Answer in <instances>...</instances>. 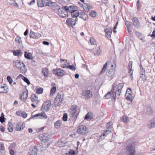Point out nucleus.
I'll list each match as a JSON object with an SVG mask.
<instances>
[{"label":"nucleus","mask_w":155,"mask_h":155,"mask_svg":"<svg viewBox=\"0 0 155 155\" xmlns=\"http://www.w3.org/2000/svg\"><path fill=\"white\" fill-rule=\"evenodd\" d=\"M77 131L79 134L84 135L87 133L88 129L85 125H81L78 127Z\"/></svg>","instance_id":"1"},{"label":"nucleus","mask_w":155,"mask_h":155,"mask_svg":"<svg viewBox=\"0 0 155 155\" xmlns=\"http://www.w3.org/2000/svg\"><path fill=\"white\" fill-rule=\"evenodd\" d=\"M57 8H58V12L60 16L64 18L68 16V13L64 6H62L61 8H58V7Z\"/></svg>","instance_id":"2"},{"label":"nucleus","mask_w":155,"mask_h":155,"mask_svg":"<svg viewBox=\"0 0 155 155\" xmlns=\"http://www.w3.org/2000/svg\"><path fill=\"white\" fill-rule=\"evenodd\" d=\"M126 152L127 155H134L135 152V147L132 145L127 146L126 148Z\"/></svg>","instance_id":"3"},{"label":"nucleus","mask_w":155,"mask_h":155,"mask_svg":"<svg viewBox=\"0 0 155 155\" xmlns=\"http://www.w3.org/2000/svg\"><path fill=\"white\" fill-rule=\"evenodd\" d=\"M93 93L92 91L88 90L84 91L82 92V95L85 99H88L92 97Z\"/></svg>","instance_id":"4"},{"label":"nucleus","mask_w":155,"mask_h":155,"mask_svg":"<svg viewBox=\"0 0 155 155\" xmlns=\"http://www.w3.org/2000/svg\"><path fill=\"white\" fill-rule=\"evenodd\" d=\"M78 21V18H69L66 20V23L68 26L73 27L75 25L76 22Z\"/></svg>","instance_id":"5"},{"label":"nucleus","mask_w":155,"mask_h":155,"mask_svg":"<svg viewBox=\"0 0 155 155\" xmlns=\"http://www.w3.org/2000/svg\"><path fill=\"white\" fill-rule=\"evenodd\" d=\"M111 132V130L110 129H107L104 131V132L101 134L100 136V137L98 139L97 142H99L101 141Z\"/></svg>","instance_id":"6"},{"label":"nucleus","mask_w":155,"mask_h":155,"mask_svg":"<svg viewBox=\"0 0 155 155\" xmlns=\"http://www.w3.org/2000/svg\"><path fill=\"white\" fill-rule=\"evenodd\" d=\"M51 101L48 100L43 104L41 108L42 111H43V110H45L46 111L48 110L51 107Z\"/></svg>","instance_id":"7"},{"label":"nucleus","mask_w":155,"mask_h":155,"mask_svg":"<svg viewBox=\"0 0 155 155\" xmlns=\"http://www.w3.org/2000/svg\"><path fill=\"white\" fill-rule=\"evenodd\" d=\"M53 73L54 74H57L58 76L61 77L65 74V72L63 70L60 68H58L53 70Z\"/></svg>","instance_id":"8"},{"label":"nucleus","mask_w":155,"mask_h":155,"mask_svg":"<svg viewBox=\"0 0 155 155\" xmlns=\"http://www.w3.org/2000/svg\"><path fill=\"white\" fill-rule=\"evenodd\" d=\"M43 4H44V6H54L56 7H58V5L55 2H52L51 1L48 2V0H43Z\"/></svg>","instance_id":"9"},{"label":"nucleus","mask_w":155,"mask_h":155,"mask_svg":"<svg viewBox=\"0 0 155 155\" xmlns=\"http://www.w3.org/2000/svg\"><path fill=\"white\" fill-rule=\"evenodd\" d=\"M8 92V87L6 85L0 84V93H7Z\"/></svg>","instance_id":"10"},{"label":"nucleus","mask_w":155,"mask_h":155,"mask_svg":"<svg viewBox=\"0 0 155 155\" xmlns=\"http://www.w3.org/2000/svg\"><path fill=\"white\" fill-rule=\"evenodd\" d=\"M41 36V35L38 32H35L31 31L30 33V37L32 38L37 39Z\"/></svg>","instance_id":"11"},{"label":"nucleus","mask_w":155,"mask_h":155,"mask_svg":"<svg viewBox=\"0 0 155 155\" xmlns=\"http://www.w3.org/2000/svg\"><path fill=\"white\" fill-rule=\"evenodd\" d=\"M37 149L36 146L31 147L29 149L28 155H36Z\"/></svg>","instance_id":"12"},{"label":"nucleus","mask_w":155,"mask_h":155,"mask_svg":"<svg viewBox=\"0 0 155 155\" xmlns=\"http://www.w3.org/2000/svg\"><path fill=\"white\" fill-rule=\"evenodd\" d=\"M149 128H153L155 127V118H153L149 122L147 125Z\"/></svg>","instance_id":"13"},{"label":"nucleus","mask_w":155,"mask_h":155,"mask_svg":"<svg viewBox=\"0 0 155 155\" xmlns=\"http://www.w3.org/2000/svg\"><path fill=\"white\" fill-rule=\"evenodd\" d=\"M64 6L67 12H69L70 13H71V12L75 11V8L76 9H78V8L76 6L73 5H71L69 7L67 6Z\"/></svg>","instance_id":"14"},{"label":"nucleus","mask_w":155,"mask_h":155,"mask_svg":"<svg viewBox=\"0 0 155 155\" xmlns=\"http://www.w3.org/2000/svg\"><path fill=\"white\" fill-rule=\"evenodd\" d=\"M35 117H39L38 118H42L43 117L45 118H47V116L45 113H41L33 116L31 118H34Z\"/></svg>","instance_id":"15"},{"label":"nucleus","mask_w":155,"mask_h":155,"mask_svg":"<svg viewBox=\"0 0 155 155\" xmlns=\"http://www.w3.org/2000/svg\"><path fill=\"white\" fill-rule=\"evenodd\" d=\"M28 96V91H24L20 97V99L22 101H25L27 99Z\"/></svg>","instance_id":"16"},{"label":"nucleus","mask_w":155,"mask_h":155,"mask_svg":"<svg viewBox=\"0 0 155 155\" xmlns=\"http://www.w3.org/2000/svg\"><path fill=\"white\" fill-rule=\"evenodd\" d=\"M78 17L84 21H86L88 18V15L84 12H79Z\"/></svg>","instance_id":"17"},{"label":"nucleus","mask_w":155,"mask_h":155,"mask_svg":"<svg viewBox=\"0 0 155 155\" xmlns=\"http://www.w3.org/2000/svg\"><path fill=\"white\" fill-rule=\"evenodd\" d=\"M104 31L106 33V37L109 38L111 37V34L112 32V30L111 28H106L104 29Z\"/></svg>","instance_id":"18"},{"label":"nucleus","mask_w":155,"mask_h":155,"mask_svg":"<svg viewBox=\"0 0 155 155\" xmlns=\"http://www.w3.org/2000/svg\"><path fill=\"white\" fill-rule=\"evenodd\" d=\"M75 11L71 12V15L72 18H77L78 17L79 15V12L78 11V9H76L75 8Z\"/></svg>","instance_id":"19"},{"label":"nucleus","mask_w":155,"mask_h":155,"mask_svg":"<svg viewBox=\"0 0 155 155\" xmlns=\"http://www.w3.org/2000/svg\"><path fill=\"white\" fill-rule=\"evenodd\" d=\"M24 127L23 123L20 122L17 124L16 127V130L17 131L21 130L23 129Z\"/></svg>","instance_id":"20"},{"label":"nucleus","mask_w":155,"mask_h":155,"mask_svg":"<svg viewBox=\"0 0 155 155\" xmlns=\"http://www.w3.org/2000/svg\"><path fill=\"white\" fill-rule=\"evenodd\" d=\"M55 98L56 100H59V101H62L63 100V93L62 91L58 93Z\"/></svg>","instance_id":"21"},{"label":"nucleus","mask_w":155,"mask_h":155,"mask_svg":"<svg viewBox=\"0 0 155 155\" xmlns=\"http://www.w3.org/2000/svg\"><path fill=\"white\" fill-rule=\"evenodd\" d=\"M116 85V84L115 83H114L113 84V88L111 90V91L110 92H108L107 94L105 95L104 97L106 99H109L111 97L112 95V89L114 88V87H115Z\"/></svg>","instance_id":"22"},{"label":"nucleus","mask_w":155,"mask_h":155,"mask_svg":"<svg viewBox=\"0 0 155 155\" xmlns=\"http://www.w3.org/2000/svg\"><path fill=\"white\" fill-rule=\"evenodd\" d=\"M120 91L117 90L116 89V91L115 92H112L113 98L115 99L117 97H119L120 95Z\"/></svg>","instance_id":"23"},{"label":"nucleus","mask_w":155,"mask_h":155,"mask_svg":"<svg viewBox=\"0 0 155 155\" xmlns=\"http://www.w3.org/2000/svg\"><path fill=\"white\" fill-rule=\"evenodd\" d=\"M133 21L134 27L136 28H138L139 27V23L138 19L136 17L134 18Z\"/></svg>","instance_id":"24"},{"label":"nucleus","mask_w":155,"mask_h":155,"mask_svg":"<svg viewBox=\"0 0 155 155\" xmlns=\"http://www.w3.org/2000/svg\"><path fill=\"white\" fill-rule=\"evenodd\" d=\"M21 78V79H22L23 81L26 82L27 84L29 85L30 84V82L29 80L27 78L23 76L22 74H20L17 77V78Z\"/></svg>","instance_id":"25"},{"label":"nucleus","mask_w":155,"mask_h":155,"mask_svg":"<svg viewBox=\"0 0 155 155\" xmlns=\"http://www.w3.org/2000/svg\"><path fill=\"white\" fill-rule=\"evenodd\" d=\"M31 100L33 102L37 103L38 101V97L35 94H32L31 97Z\"/></svg>","instance_id":"26"},{"label":"nucleus","mask_w":155,"mask_h":155,"mask_svg":"<svg viewBox=\"0 0 155 155\" xmlns=\"http://www.w3.org/2000/svg\"><path fill=\"white\" fill-rule=\"evenodd\" d=\"M22 63L23 62H21L20 61L18 60H16L13 61L14 65L18 69L20 67Z\"/></svg>","instance_id":"27"},{"label":"nucleus","mask_w":155,"mask_h":155,"mask_svg":"<svg viewBox=\"0 0 155 155\" xmlns=\"http://www.w3.org/2000/svg\"><path fill=\"white\" fill-rule=\"evenodd\" d=\"M13 54L15 56H21L23 54V53L21 52V51L19 50H14L13 51Z\"/></svg>","instance_id":"28"},{"label":"nucleus","mask_w":155,"mask_h":155,"mask_svg":"<svg viewBox=\"0 0 155 155\" xmlns=\"http://www.w3.org/2000/svg\"><path fill=\"white\" fill-rule=\"evenodd\" d=\"M18 69L21 71L22 73H25L26 72V69L25 67V65L23 63L21 64V66Z\"/></svg>","instance_id":"29"},{"label":"nucleus","mask_w":155,"mask_h":155,"mask_svg":"<svg viewBox=\"0 0 155 155\" xmlns=\"http://www.w3.org/2000/svg\"><path fill=\"white\" fill-rule=\"evenodd\" d=\"M82 7L83 8L84 11L86 12H88L90 8V6L88 4L84 3L82 5Z\"/></svg>","instance_id":"30"},{"label":"nucleus","mask_w":155,"mask_h":155,"mask_svg":"<svg viewBox=\"0 0 155 155\" xmlns=\"http://www.w3.org/2000/svg\"><path fill=\"white\" fill-rule=\"evenodd\" d=\"M78 106L75 104L71 106L70 109L71 111L73 112L74 113H76L78 110Z\"/></svg>","instance_id":"31"},{"label":"nucleus","mask_w":155,"mask_h":155,"mask_svg":"<svg viewBox=\"0 0 155 155\" xmlns=\"http://www.w3.org/2000/svg\"><path fill=\"white\" fill-rule=\"evenodd\" d=\"M101 46H99L98 48L96 49V51L94 52V55L99 56L101 52Z\"/></svg>","instance_id":"32"},{"label":"nucleus","mask_w":155,"mask_h":155,"mask_svg":"<svg viewBox=\"0 0 155 155\" xmlns=\"http://www.w3.org/2000/svg\"><path fill=\"white\" fill-rule=\"evenodd\" d=\"M15 144L12 143L10 145V146L9 148V152H10V154L11 155H14L15 154L14 151L13 150H12L11 148L12 147H15Z\"/></svg>","instance_id":"33"},{"label":"nucleus","mask_w":155,"mask_h":155,"mask_svg":"<svg viewBox=\"0 0 155 155\" xmlns=\"http://www.w3.org/2000/svg\"><path fill=\"white\" fill-rule=\"evenodd\" d=\"M114 71L113 69H110V70L107 73V74L108 77H113L114 74Z\"/></svg>","instance_id":"34"},{"label":"nucleus","mask_w":155,"mask_h":155,"mask_svg":"<svg viewBox=\"0 0 155 155\" xmlns=\"http://www.w3.org/2000/svg\"><path fill=\"white\" fill-rule=\"evenodd\" d=\"M127 92H128L127 93L129 94V95L126 97L127 99H128L130 100H132V95L131 94V89L130 88H129L127 90ZM126 94H127V93Z\"/></svg>","instance_id":"35"},{"label":"nucleus","mask_w":155,"mask_h":155,"mask_svg":"<svg viewBox=\"0 0 155 155\" xmlns=\"http://www.w3.org/2000/svg\"><path fill=\"white\" fill-rule=\"evenodd\" d=\"M24 56L25 58L28 59H31V54L27 52H25Z\"/></svg>","instance_id":"36"},{"label":"nucleus","mask_w":155,"mask_h":155,"mask_svg":"<svg viewBox=\"0 0 155 155\" xmlns=\"http://www.w3.org/2000/svg\"><path fill=\"white\" fill-rule=\"evenodd\" d=\"M42 73L44 74L45 77H48V70L47 68H43L42 70Z\"/></svg>","instance_id":"37"},{"label":"nucleus","mask_w":155,"mask_h":155,"mask_svg":"<svg viewBox=\"0 0 155 155\" xmlns=\"http://www.w3.org/2000/svg\"><path fill=\"white\" fill-rule=\"evenodd\" d=\"M41 137L43 138V140H45L46 141H47L48 140V138L49 137V135L47 134H41L40 136Z\"/></svg>","instance_id":"38"},{"label":"nucleus","mask_w":155,"mask_h":155,"mask_svg":"<svg viewBox=\"0 0 155 155\" xmlns=\"http://www.w3.org/2000/svg\"><path fill=\"white\" fill-rule=\"evenodd\" d=\"M16 42L19 45H20L22 44V41L21 38L18 36L15 39Z\"/></svg>","instance_id":"39"},{"label":"nucleus","mask_w":155,"mask_h":155,"mask_svg":"<svg viewBox=\"0 0 155 155\" xmlns=\"http://www.w3.org/2000/svg\"><path fill=\"white\" fill-rule=\"evenodd\" d=\"M58 99L56 100L55 98L54 100V106L57 107L59 106L61 103L62 101H59Z\"/></svg>","instance_id":"40"},{"label":"nucleus","mask_w":155,"mask_h":155,"mask_svg":"<svg viewBox=\"0 0 155 155\" xmlns=\"http://www.w3.org/2000/svg\"><path fill=\"white\" fill-rule=\"evenodd\" d=\"M61 123V120H58L57 121L55 122L54 124L55 127L56 128H58L59 127H60Z\"/></svg>","instance_id":"41"},{"label":"nucleus","mask_w":155,"mask_h":155,"mask_svg":"<svg viewBox=\"0 0 155 155\" xmlns=\"http://www.w3.org/2000/svg\"><path fill=\"white\" fill-rule=\"evenodd\" d=\"M89 15L92 17H95L97 15L96 12L94 11H91L89 12Z\"/></svg>","instance_id":"42"},{"label":"nucleus","mask_w":155,"mask_h":155,"mask_svg":"<svg viewBox=\"0 0 155 155\" xmlns=\"http://www.w3.org/2000/svg\"><path fill=\"white\" fill-rule=\"evenodd\" d=\"M8 129L9 132H12L13 130V128L12 124L11 123H8Z\"/></svg>","instance_id":"43"},{"label":"nucleus","mask_w":155,"mask_h":155,"mask_svg":"<svg viewBox=\"0 0 155 155\" xmlns=\"http://www.w3.org/2000/svg\"><path fill=\"white\" fill-rule=\"evenodd\" d=\"M37 2L38 5V7H42L44 6L43 0H38Z\"/></svg>","instance_id":"44"},{"label":"nucleus","mask_w":155,"mask_h":155,"mask_svg":"<svg viewBox=\"0 0 155 155\" xmlns=\"http://www.w3.org/2000/svg\"><path fill=\"white\" fill-rule=\"evenodd\" d=\"M124 84L123 83H119L117 85L116 89L117 90L121 91V89L124 86Z\"/></svg>","instance_id":"45"},{"label":"nucleus","mask_w":155,"mask_h":155,"mask_svg":"<svg viewBox=\"0 0 155 155\" xmlns=\"http://www.w3.org/2000/svg\"><path fill=\"white\" fill-rule=\"evenodd\" d=\"M43 89L42 88L39 87L36 89V92L37 94H41L43 93Z\"/></svg>","instance_id":"46"},{"label":"nucleus","mask_w":155,"mask_h":155,"mask_svg":"<svg viewBox=\"0 0 155 155\" xmlns=\"http://www.w3.org/2000/svg\"><path fill=\"white\" fill-rule=\"evenodd\" d=\"M63 68H69L72 71H75V70L76 68L74 66V65H69L67 66L66 67H63Z\"/></svg>","instance_id":"47"},{"label":"nucleus","mask_w":155,"mask_h":155,"mask_svg":"<svg viewBox=\"0 0 155 155\" xmlns=\"http://www.w3.org/2000/svg\"><path fill=\"white\" fill-rule=\"evenodd\" d=\"M56 86H53L51 90V92L50 94V95H52L53 94H54L56 91Z\"/></svg>","instance_id":"48"},{"label":"nucleus","mask_w":155,"mask_h":155,"mask_svg":"<svg viewBox=\"0 0 155 155\" xmlns=\"http://www.w3.org/2000/svg\"><path fill=\"white\" fill-rule=\"evenodd\" d=\"M140 74H141L143 76L144 75V76L145 77V78H144V79L143 80V81H145V80H146V77H145V75H144L145 74V71L144 70L143 68H141V69H140Z\"/></svg>","instance_id":"49"},{"label":"nucleus","mask_w":155,"mask_h":155,"mask_svg":"<svg viewBox=\"0 0 155 155\" xmlns=\"http://www.w3.org/2000/svg\"><path fill=\"white\" fill-rule=\"evenodd\" d=\"M107 63H106L104 65L103 67L102 68V70L101 72V74H103L105 72L107 68Z\"/></svg>","instance_id":"50"},{"label":"nucleus","mask_w":155,"mask_h":155,"mask_svg":"<svg viewBox=\"0 0 155 155\" xmlns=\"http://www.w3.org/2000/svg\"><path fill=\"white\" fill-rule=\"evenodd\" d=\"M89 42H90L91 45H95L96 44V42L93 38H91Z\"/></svg>","instance_id":"51"},{"label":"nucleus","mask_w":155,"mask_h":155,"mask_svg":"<svg viewBox=\"0 0 155 155\" xmlns=\"http://www.w3.org/2000/svg\"><path fill=\"white\" fill-rule=\"evenodd\" d=\"M7 79L8 81L9 82L10 84L11 85L13 82V80L12 78L10 76H8L7 77Z\"/></svg>","instance_id":"52"},{"label":"nucleus","mask_w":155,"mask_h":155,"mask_svg":"<svg viewBox=\"0 0 155 155\" xmlns=\"http://www.w3.org/2000/svg\"><path fill=\"white\" fill-rule=\"evenodd\" d=\"M122 120L123 122L125 123H127L128 121V119L127 117L125 116H123L122 117Z\"/></svg>","instance_id":"53"},{"label":"nucleus","mask_w":155,"mask_h":155,"mask_svg":"<svg viewBox=\"0 0 155 155\" xmlns=\"http://www.w3.org/2000/svg\"><path fill=\"white\" fill-rule=\"evenodd\" d=\"M147 110L148 113L151 112L152 111V108L150 105H148L146 106Z\"/></svg>","instance_id":"54"},{"label":"nucleus","mask_w":155,"mask_h":155,"mask_svg":"<svg viewBox=\"0 0 155 155\" xmlns=\"http://www.w3.org/2000/svg\"><path fill=\"white\" fill-rule=\"evenodd\" d=\"M68 119V115L66 113L64 114L62 117V120L64 121H67Z\"/></svg>","instance_id":"55"},{"label":"nucleus","mask_w":155,"mask_h":155,"mask_svg":"<svg viewBox=\"0 0 155 155\" xmlns=\"http://www.w3.org/2000/svg\"><path fill=\"white\" fill-rule=\"evenodd\" d=\"M133 70L132 68L129 69V73L130 75V78H131L132 79H133Z\"/></svg>","instance_id":"56"},{"label":"nucleus","mask_w":155,"mask_h":155,"mask_svg":"<svg viewBox=\"0 0 155 155\" xmlns=\"http://www.w3.org/2000/svg\"><path fill=\"white\" fill-rule=\"evenodd\" d=\"M5 149L4 143L2 142L0 143V150H4Z\"/></svg>","instance_id":"57"},{"label":"nucleus","mask_w":155,"mask_h":155,"mask_svg":"<svg viewBox=\"0 0 155 155\" xmlns=\"http://www.w3.org/2000/svg\"><path fill=\"white\" fill-rule=\"evenodd\" d=\"M112 124V122H109L107 123V129H110V127L111 126Z\"/></svg>","instance_id":"58"},{"label":"nucleus","mask_w":155,"mask_h":155,"mask_svg":"<svg viewBox=\"0 0 155 155\" xmlns=\"http://www.w3.org/2000/svg\"><path fill=\"white\" fill-rule=\"evenodd\" d=\"M91 117V116L90 115V114L89 113V112L88 113H87L86 115H85L84 117L85 119H88Z\"/></svg>","instance_id":"59"},{"label":"nucleus","mask_w":155,"mask_h":155,"mask_svg":"<svg viewBox=\"0 0 155 155\" xmlns=\"http://www.w3.org/2000/svg\"><path fill=\"white\" fill-rule=\"evenodd\" d=\"M125 25L127 27V29L128 27L130 28V26L131 25V22L129 21H127L125 22Z\"/></svg>","instance_id":"60"},{"label":"nucleus","mask_w":155,"mask_h":155,"mask_svg":"<svg viewBox=\"0 0 155 155\" xmlns=\"http://www.w3.org/2000/svg\"><path fill=\"white\" fill-rule=\"evenodd\" d=\"M69 155H74L75 154V151L73 150H71L69 151Z\"/></svg>","instance_id":"61"},{"label":"nucleus","mask_w":155,"mask_h":155,"mask_svg":"<svg viewBox=\"0 0 155 155\" xmlns=\"http://www.w3.org/2000/svg\"><path fill=\"white\" fill-rule=\"evenodd\" d=\"M21 114V116L24 118H25L27 116V114L25 112H22Z\"/></svg>","instance_id":"62"},{"label":"nucleus","mask_w":155,"mask_h":155,"mask_svg":"<svg viewBox=\"0 0 155 155\" xmlns=\"http://www.w3.org/2000/svg\"><path fill=\"white\" fill-rule=\"evenodd\" d=\"M140 2L139 0H138L137 2V8L138 10H139L140 9Z\"/></svg>","instance_id":"63"},{"label":"nucleus","mask_w":155,"mask_h":155,"mask_svg":"<svg viewBox=\"0 0 155 155\" xmlns=\"http://www.w3.org/2000/svg\"><path fill=\"white\" fill-rule=\"evenodd\" d=\"M133 62L132 61H130L129 62L128 67L129 69L132 68Z\"/></svg>","instance_id":"64"}]
</instances>
